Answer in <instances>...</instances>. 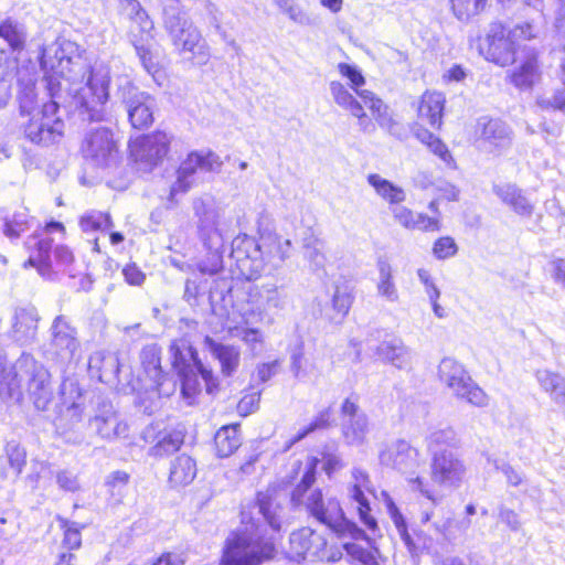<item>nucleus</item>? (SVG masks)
I'll list each match as a JSON object with an SVG mask.
<instances>
[{"label":"nucleus","mask_w":565,"mask_h":565,"mask_svg":"<svg viewBox=\"0 0 565 565\" xmlns=\"http://www.w3.org/2000/svg\"><path fill=\"white\" fill-rule=\"evenodd\" d=\"M52 344L63 359H72L78 349L76 330L63 316L54 319L51 327Z\"/></svg>","instance_id":"obj_24"},{"label":"nucleus","mask_w":565,"mask_h":565,"mask_svg":"<svg viewBox=\"0 0 565 565\" xmlns=\"http://www.w3.org/2000/svg\"><path fill=\"white\" fill-rule=\"evenodd\" d=\"M60 525L64 530L63 545L68 550L79 548L82 544L81 530L85 525L66 519H60Z\"/></svg>","instance_id":"obj_49"},{"label":"nucleus","mask_w":565,"mask_h":565,"mask_svg":"<svg viewBox=\"0 0 565 565\" xmlns=\"http://www.w3.org/2000/svg\"><path fill=\"white\" fill-rule=\"evenodd\" d=\"M135 49H136V53L142 64V66L145 67V70L149 74H152L154 76V74L158 72L159 68H158V63L156 62L154 56L151 53V51L149 50V47H147L143 44H140V45L135 44Z\"/></svg>","instance_id":"obj_62"},{"label":"nucleus","mask_w":565,"mask_h":565,"mask_svg":"<svg viewBox=\"0 0 565 565\" xmlns=\"http://www.w3.org/2000/svg\"><path fill=\"white\" fill-rule=\"evenodd\" d=\"M41 67L54 98L61 93L72 96L75 106L90 120H102L109 97L110 70L102 62L89 65L68 40H56L42 51Z\"/></svg>","instance_id":"obj_1"},{"label":"nucleus","mask_w":565,"mask_h":565,"mask_svg":"<svg viewBox=\"0 0 565 565\" xmlns=\"http://www.w3.org/2000/svg\"><path fill=\"white\" fill-rule=\"evenodd\" d=\"M161 350L157 344H148L140 352V362L145 379V395L139 396L138 404L143 412L151 414L161 396H169L174 391V383L166 377L161 369Z\"/></svg>","instance_id":"obj_6"},{"label":"nucleus","mask_w":565,"mask_h":565,"mask_svg":"<svg viewBox=\"0 0 565 565\" xmlns=\"http://www.w3.org/2000/svg\"><path fill=\"white\" fill-rule=\"evenodd\" d=\"M535 379L554 403L565 406V375L548 369H540L535 372Z\"/></svg>","instance_id":"obj_33"},{"label":"nucleus","mask_w":565,"mask_h":565,"mask_svg":"<svg viewBox=\"0 0 565 565\" xmlns=\"http://www.w3.org/2000/svg\"><path fill=\"white\" fill-rule=\"evenodd\" d=\"M513 43L516 44L519 41L531 40L536 36L534 26L531 23H523L515 25L509 31Z\"/></svg>","instance_id":"obj_64"},{"label":"nucleus","mask_w":565,"mask_h":565,"mask_svg":"<svg viewBox=\"0 0 565 565\" xmlns=\"http://www.w3.org/2000/svg\"><path fill=\"white\" fill-rule=\"evenodd\" d=\"M221 158L212 152H191L184 161H182L178 178L171 188V194L185 192L193 182V175L198 170L205 172H218L222 168Z\"/></svg>","instance_id":"obj_14"},{"label":"nucleus","mask_w":565,"mask_h":565,"mask_svg":"<svg viewBox=\"0 0 565 565\" xmlns=\"http://www.w3.org/2000/svg\"><path fill=\"white\" fill-rule=\"evenodd\" d=\"M13 337L21 344L31 342L38 330V315L33 308L19 309L15 312Z\"/></svg>","instance_id":"obj_37"},{"label":"nucleus","mask_w":565,"mask_h":565,"mask_svg":"<svg viewBox=\"0 0 565 565\" xmlns=\"http://www.w3.org/2000/svg\"><path fill=\"white\" fill-rule=\"evenodd\" d=\"M258 512L263 515L269 527L279 532L282 523V511L280 500L277 498L273 490L259 492L257 495Z\"/></svg>","instance_id":"obj_31"},{"label":"nucleus","mask_w":565,"mask_h":565,"mask_svg":"<svg viewBox=\"0 0 565 565\" xmlns=\"http://www.w3.org/2000/svg\"><path fill=\"white\" fill-rule=\"evenodd\" d=\"M330 93H331V96H332L334 103L338 106H340L349 111L354 109V106H358L361 104L353 97V95L340 82L332 81L330 83Z\"/></svg>","instance_id":"obj_51"},{"label":"nucleus","mask_w":565,"mask_h":565,"mask_svg":"<svg viewBox=\"0 0 565 565\" xmlns=\"http://www.w3.org/2000/svg\"><path fill=\"white\" fill-rule=\"evenodd\" d=\"M374 493V488L366 470L354 467L351 470V480L347 486V494L350 501L356 503L360 520L370 529L375 530L376 521L370 515V502L366 494Z\"/></svg>","instance_id":"obj_17"},{"label":"nucleus","mask_w":565,"mask_h":565,"mask_svg":"<svg viewBox=\"0 0 565 565\" xmlns=\"http://www.w3.org/2000/svg\"><path fill=\"white\" fill-rule=\"evenodd\" d=\"M61 397L64 409L58 418L57 429L66 436L82 422L84 414V397L79 384L66 379L61 385Z\"/></svg>","instance_id":"obj_13"},{"label":"nucleus","mask_w":565,"mask_h":565,"mask_svg":"<svg viewBox=\"0 0 565 565\" xmlns=\"http://www.w3.org/2000/svg\"><path fill=\"white\" fill-rule=\"evenodd\" d=\"M260 402V392H254L250 394H247L241 398V401L237 404V412L242 416H247L255 412Z\"/></svg>","instance_id":"obj_63"},{"label":"nucleus","mask_w":565,"mask_h":565,"mask_svg":"<svg viewBox=\"0 0 565 565\" xmlns=\"http://www.w3.org/2000/svg\"><path fill=\"white\" fill-rule=\"evenodd\" d=\"M379 278L376 282L377 295L387 302H397L399 294L394 281L393 268L386 260L377 263Z\"/></svg>","instance_id":"obj_40"},{"label":"nucleus","mask_w":565,"mask_h":565,"mask_svg":"<svg viewBox=\"0 0 565 565\" xmlns=\"http://www.w3.org/2000/svg\"><path fill=\"white\" fill-rule=\"evenodd\" d=\"M353 297L350 292H348L345 289L337 288L333 298L332 303L334 310H337L342 317H344L352 305Z\"/></svg>","instance_id":"obj_61"},{"label":"nucleus","mask_w":565,"mask_h":565,"mask_svg":"<svg viewBox=\"0 0 565 565\" xmlns=\"http://www.w3.org/2000/svg\"><path fill=\"white\" fill-rule=\"evenodd\" d=\"M143 439L153 443L149 455L156 458L169 456L180 449L184 435L173 428L159 429V425H150L143 431Z\"/></svg>","instance_id":"obj_21"},{"label":"nucleus","mask_w":565,"mask_h":565,"mask_svg":"<svg viewBox=\"0 0 565 565\" xmlns=\"http://www.w3.org/2000/svg\"><path fill=\"white\" fill-rule=\"evenodd\" d=\"M319 459L309 457L300 482L291 492L290 501L295 507H303L317 521L326 524L340 539L366 540V534L344 516L340 502L335 498H324L321 489L313 488Z\"/></svg>","instance_id":"obj_2"},{"label":"nucleus","mask_w":565,"mask_h":565,"mask_svg":"<svg viewBox=\"0 0 565 565\" xmlns=\"http://www.w3.org/2000/svg\"><path fill=\"white\" fill-rule=\"evenodd\" d=\"M359 97L369 107L375 120L382 128L390 129L394 120L388 113V107L382 99L375 96L371 90L359 92Z\"/></svg>","instance_id":"obj_42"},{"label":"nucleus","mask_w":565,"mask_h":565,"mask_svg":"<svg viewBox=\"0 0 565 565\" xmlns=\"http://www.w3.org/2000/svg\"><path fill=\"white\" fill-rule=\"evenodd\" d=\"M84 157L97 166L109 164L117 156L113 131L106 127L92 128L82 145Z\"/></svg>","instance_id":"obj_15"},{"label":"nucleus","mask_w":565,"mask_h":565,"mask_svg":"<svg viewBox=\"0 0 565 565\" xmlns=\"http://www.w3.org/2000/svg\"><path fill=\"white\" fill-rule=\"evenodd\" d=\"M479 124L482 126L481 138L490 147L505 148L511 143L512 131L503 121L483 118Z\"/></svg>","instance_id":"obj_36"},{"label":"nucleus","mask_w":565,"mask_h":565,"mask_svg":"<svg viewBox=\"0 0 565 565\" xmlns=\"http://www.w3.org/2000/svg\"><path fill=\"white\" fill-rule=\"evenodd\" d=\"M89 425L96 434L108 441H113L128 436V425L111 406H104L98 413L89 419Z\"/></svg>","instance_id":"obj_23"},{"label":"nucleus","mask_w":565,"mask_h":565,"mask_svg":"<svg viewBox=\"0 0 565 565\" xmlns=\"http://www.w3.org/2000/svg\"><path fill=\"white\" fill-rule=\"evenodd\" d=\"M275 555V543L273 539L265 540L259 525L255 531L235 534L228 540L224 552L223 562L225 565H260L264 561Z\"/></svg>","instance_id":"obj_5"},{"label":"nucleus","mask_w":565,"mask_h":565,"mask_svg":"<svg viewBox=\"0 0 565 565\" xmlns=\"http://www.w3.org/2000/svg\"><path fill=\"white\" fill-rule=\"evenodd\" d=\"M511 83L521 89H530L541 79V70L534 53L526 55L511 72Z\"/></svg>","instance_id":"obj_28"},{"label":"nucleus","mask_w":565,"mask_h":565,"mask_svg":"<svg viewBox=\"0 0 565 565\" xmlns=\"http://www.w3.org/2000/svg\"><path fill=\"white\" fill-rule=\"evenodd\" d=\"M286 298V294L275 284L258 286L250 292V301L264 310L285 309Z\"/></svg>","instance_id":"obj_34"},{"label":"nucleus","mask_w":565,"mask_h":565,"mask_svg":"<svg viewBox=\"0 0 565 565\" xmlns=\"http://www.w3.org/2000/svg\"><path fill=\"white\" fill-rule=\"evenodd\" d=\"M104 362L109 364L110 371L113 373H118L119 372V362H118L117 356L115 354H113V353L105 352V351H96V352H94L89 356L88 366H89V369H96L98 371V370L103 369L102 365L104 364Z\"/></svg>","instance_id":"obj_52"},{"label":"nucleus","mask_w":565,"mask_h":565,"mask_svg":"<svg viewBox=\"0 0 565 565\" xmlns=\"http://www.w3.org/2000/svg\"><path fill=\"white\" fill-rule=\"evenodd\" d=\"M493 192L501 201L509 205L516 214L521 216H531L533 213V204L523 194L515 184H500L493 188Z\"/></svg>","instance_id":"obj_32"},{"label":"nucleus","mask_w":565,"mask_h":565,"mask_svg":"<svg viewBox=\"0 0 565 565\" xmlns=\"http://www.w3.org/2000/svg\"><path fill=\"white\" fill-rule=\"evenodd\" d=\"M367 182L374 189L375 193L382 200L387 202L391 207L396 206L406 200V193L403 188L382 178L377 173L369 174Z\"/></svg>","instance_id":"obj_39"},{"label":"nucleus","mask_w":565,"mask_h":565,"mask_svg":"<svg viewBox=\"0 0 565 565\" xmlns=\"http://www.w3.org/2000/svg\"><path fill=\"white\" fill-rule=\"evenodd\" d=\"M441 230V218L438 216H428L424 213H417L415 216L414 231L439 232Z\"/></svg>","instance_id":"obj_57"},{"label":"nucleus","mask_w":565,"mask_h":565,"mask_svg":"<svg viewBox=\"0 0 565 565\" xmlns=\"http://www.w3.org/2000/svg\"><path fill=\"white\" fill-rule=\"evenodd\" d=\"M457 249L454 238L444 236L435 242L433 253L438 259H446L454 256Z\"/></svg>","instance_id":"obj_59"},{"label":"nucleus","mask_w":565,"mask_h":565,"mask_svg":"<svg viewBox=\"0 0 565 565\" xmlns=\"http://www.w3.org/2000/svg\"><path fill=\"white\" fill-rule=\"evenodd\" d=\"M170 137L162 131L141 136L130 143L131 156L147 166H157L168 153Z\"/></svg>","instance_id":"obj_19"},{"label":"nucleus","mask_w":565,"mask_h":565,"mask_svg":"<svg viewBox=\"0 0 565 565\" xmlns=\"http://www.w3.org/2000/svg\"><path fill=\"white\" fill-rule=\"evenodd\" d=\"M391 213L398 225L408 231H414L416 212L404 205L397 204L396 206L391 207Z\"/></svg>","instance_id":"obj_55"},{"label":"nucleus","mask_w":565,"mask_h":565,"mask_svg":"<svg viewBox=\"0 0 565 565\" xmlns=\"http://www.w3.org/2000/svg\"><path fill=\"white\" fill-rule=\"evenodd\" d=\"M438 377L456 397L477 407L488 405L487 394L472 381L463 365L455 359L444 358L440 361Z\"/></svg>","instance_id":"obj_8"},{"label":"nucleus","mask_w":565,"mask_h":565,"mask_svg":"<svg viewBox=\"0 0 565 565\" xmlns=\"http://www.w3.org/2000/svg\"><path fill=\"white\" fill-rule=\"evenodd\" d=\"M381 465L402 473H414L424 462L418 448L404 439H397L387 445L379 454Z\"/></svg>","instance_id":"obj_12"},{"label":"nucleus","mask_w":565,"mask_h":565,"mask_svg":"<svg viewBox=\"0 0 565 565\" xmlns=\"http://www.w3.org/2000/svg\"><path fill=\"white\" fill-rule=\"evenodd\" d=\"M466 472V465L457 450L430 456V479L437 486L457 488Z\"/></svg>","instance_id":"obj_11"},{"label":"nucleus","mask_w":565,"mask_h":565,"mask_svg":"<svg viewBox=\"0 0 565 565\" xmlns=\"http://www.w3.org/2000/svg\"><path fill=\"white\" fill-rule=\"evenodd\" d=\"M536 104L544 110H559L565 113V88L550 97H539Z\"/></svg>","instance_id":"obj_58"},{"label":"nucleus","mask_w":565,"mask_h":565,"mask_svg":"<svg viewBox=\"0 0 565 565\" xmlns=\"http://www.w3.org/2000/svg\"><path fill=\"white\" fill-rule=\"evenodd\" d=\"M172 355V365L179 375L190 371L200 372L201 379L205 383L206 392L213 393L216 382L211 370H207L198 359L196 351L184 339L175 340L170 345Z\"/></svg>","instance_id":"obj_16"},{"label":"nucleus","mask_w":565,"mask_h":565,"mask_svg":"<svg viewBox=\"0 0 565 565\" xmlns=\"http://www.w3.org/2000/svg\"><path fill=\"white\" fill-rule=\"evenodd\" d=\"M226 329L232 338L241 339L244 342L253 356H258L263 353L265 347L264 332L258 328L249 327L247 318L243 317L238 323H234L230 319Z\"/></svg>","instance_id":"obj_27"},{"label":"nucleus","mask_w":565,"mask_h":565,"mask_svg":"<svg viewBox=\"0 0 565 565\" xmlns=\"http://www.w3.org/2000/svg\"><path fill=\"white\" fill-rule=\"evenodd\" d=\"M480 52L487 61L507 66L515 61V44L500 22L490 24L487 36L480 45Z\"/></svg>","instance_id":"obj_10"},{"label":"nucleus","mask_w":565,"mask_h":565,"mask_svg":"<svg viewBox=\"0 0 565 565\" xmlns=\"http://www.w3.org/2000/svg\"><path fill=\"white\" fill-rule=\"evenodd\" d=\"M199 375L200 372L198 371H190L179 375L182 382L181 393L189 405L194 404L198 395L201 393L202 387Z\"/></svg>","instance_id":"obj_47"},{"label":"nucleus","mask_w":565,"mask_h":565,"mask_svg":"<svg viewBox=\"0 0 565 565\" xmlns=\"http://www.w3.org/2000/svg\"><path fill=\"white\" fill-rule=\"evenodd\" d=\"M339 73L347 77L350 81L351 88L355 92V94L359 96V92H363L364 89H361V86L365 84L364 76L361 74V72L353 65L347 64V63H340L338 65Z\"/></svg>","instance_id":"obj_53"},{"label":"nucleus","mask_w":565,"mask_h":565,"mask_svg":"<svg viewBox=\"0 0 565 565\" xmlns=\"http://www.w3.org/2000/svg\"><path fill=\"white\" fill-rule=\"evenodd\" d=\"M57 102L51 100L41 109L29 113L26 121L21 125L24 138L41 147L57 143L64 132V121L57 116Z\"/></svg>","instance_id":"obj_7"},{"label":"nucleus","mask_w":565,"mask_h":565,"mask_svg":"<svg viewBox=\"0 0 565 565\" xmlns=\"http://www.w3.org/2000/svg\"><path fill=\"white\" fill-rule=\"evenodd\" d=\"M290 250V239H284L275 234L263 235L257 244V252L260 254L262 260L254 266L248 278L258 276L265 265L270 266L271 269L279 268L289 257Z\"/></svg>","instance_id":"obj_18"},{"label":"nucleus","mask_w":565,"mask_h":565,"mask_svg":"<svg viewBox=\"0 0 565 565\" xmlns=\"http://www.w3.org/2000/svg\"><path fill=\"white\" fill-rule=\"evenodd\" d=\"M330 420V412L324 409L320 412L306 427L300 429L294 437L292 443H297L310 433L328 427Z\"/></svg>","instance_id":"obj_54"},{"label":"nucleus","mask_w":565,"mask_h":565,"mask_svg":"<svg viewBox=\"0 0 565 565\" xmlns=\"http://www.w3.org/2000/svg\"><path fill=\"white\" fill-rule=\"evenodd\" d=\"M214 444L218 457L231 456L241 446L238 425L221 427L215 434Z\"/></svg>","instance_id":"obj_41"},{"label":"nucleus","mask_w":565,"mask_h":565,"mask_svg":"<svg viewBox=\"0 0 565 565\" xmlns=\"http://www.w3.org/2000/svg\"><path fill=\"white\" fill-rule=\"evenodd\" d=\"M386 505H387V510L391 515V519L393 520V522L395 524L398 535L401 536V539L407 546L408 551L411 553H413V551L415 548V544H414L409 533L407 532V526H406L404 516L402 515L398 508L395 505V503L391 499L387 500Z\"/></svg>","instance_id":"obj_50"},{"label":"nucleus","mask_w":565,"mask_h":565,"mask_svg":"<svg viewBox=\"0 0 565 565\" xmlns=\"http://www.w3.org/2000/svg\"><path fill=\"white\" fill-rule=\"evenodd\" d=\"M196 471L194 459L186 455H180L171 462L169 483L173 488L185 487L194 480Z\"/></svg>","instance_id":"obj_38"},{"label":"nucleus","mask_w":565,"mask_h":565,"mask_svg":"<svg viewBox=\"0 0 565 565\" xmlns=\"http://www.w3.org/2000/svg\"><path fill=\"white\" fill-rule=\"evenodd\" d=\"M444 105L445 98L443 94L437 92L424 93L417 108L418 118L433 128H440L443 124Z\"/></svg>","instance_id":"obj_30"},{"label":"nucleus","mask_w":565,"mask_h":565,"mask_svg":"<svg viewBox=\"0 0 565 565\" xmlns=\"http://www.w3.org/2000/svg\"><path fill=\"white\" fill-rule=\"evenodd\" d=\"M206 344L213 356L220 362L221 371L225 376H231L236 372L241 361V351L238 348L217 343L210 338H206Z\"/></svg>","instance_id":"obj_35"},{"label":"nucleus","mask_w":565,"mask_h":565,"mask_svg":"<svg viewBox=\"0 0 565 565\" xmlns=\"http://www.w3.org/2000/svg\"><path fill=\"white\" fill-rule=\"evenodd\" d=\"M280 369L281 361L279 359H276L270 362L257 364L254 375L259 382L265 383L273 379L275 375H277Z\"/></svg>","instance_id":"obj_56"},{"label":"nucleus","mask_w":565,"mask_h":565,"mask_svg":"<svg viewBox=\"0 0 565 565\" xmlns=\"http://www.w3.org/2000/svg\"><path fill=\"white\" fill-rule=\"evenodd\" d=\"M367 433L369 420L366 415H359L343 423L342 434L349 445H362L366 439Z\"/></svg>","instance_id":"obj_44"},{"label":"nucleus","mask_w":565,"mask_h":565,"mask_svg":"<svg viewBox=\"0 0 565 565\" xmlns=\"http://www.w3.org/2000/svg\"><path fill=\"white\" fill-rule=\"evenodd\" d=\"M0 38L9 44L11 50L21 51L25 44L26 33L22 24L7 18L0 22Z\"/></svg>","instance_id":"obj_43"},{"label":"nucleus","mask_w":565,"mask_h":565,"mask_svg":"<svg viewBox=\"0 0 565 565\" xmlns=\"http://www.w3.org/2000/svg\"><path fill=\"white\" fill-rule=\"evenodd\" d=\"M24 245L29 252V258L24 263V267H34L42 276L49 275L51 270L50 250L52 241L49 237L32 235L28 237Z\"/></svg>","instance_id":"obj_26"},{"label":"nucleus","mask_w":565,"mask_h":565,"mask_svg":"<svg viewBox=\"0 0 565 565\" xmlns=\"http://www.w3.org/2000/svg\"><path fill=\"white\" fill-rule=\"evenodd\" d=\"M163 26L180 55H190L198 64L206 63L207 45L200 30L181 9L178 1L164 6Z\"/></svg>","instance_id":"obj_4"},{"label":"nucleus","mask_w":565,"mask_h":565,"mask_svg":"<svg viewBox=\"0 0 565 565\" xmlns=\"http://www.w3.org/2000/svg\"><path fill=\"white\" fill-rule=\"evenodd\" d=\"M327 540L310 527H302L290 535V553L297 561L323 556Z\"/></svg>","instance_id":"obj_22"},{"label":"nucleus","mask_w":565,"mask_h":565,"mask_svg":"<svg viewBox=\"0 0 565 565\" xmlns=\"http://www.w3.org/2000/svg\"><path fill=\"white\" fill-rule=\"evenodd\" d=\"M79 226L86 233L105 232L113 227V221L108 213L93 210L81 216Z\"/></svg>","instance_id":"obj_45"},{"label":"nucleus","mask_w":565,"mask_h":565,"mask_svg":"<svg viewBox=\"0 0 565 565\" xmlns=\"http://www.w3.org/2000/svg\"><path fill=\"white\" fill-rule=\"evenodd\" d=\"M29 216L26 212H15L11 217L4 218L3 234L11 239H17L23 232L29 230Z\"/></svg>","instance_id":"obj_46"},{"label":"nucleus","mask_w":565,"mask_h":565,"mask_svg":"<svg viewBox=\"0 0 565 565\" xmlns=\"http://www.w3.org/2000/svg\"><path fill=\"white\" fill-rule=\"evenodd\" d=\"M455 15L459 20H469L479 14L486 7V0H451Z\"/></svg>","instance_id":"obj_48"},{"label":"nucleus","mask_w":565,"mask_h":565,"mask_svg":"<svg viewBox=\"0 0 565 565\" xmlns=\"http://www.w3.org/2000/svg\"><path fill=\"white\" fill-rule=\"evenodd\" d=\"M343 548L349 556L364 565L375 564L372 553L355 543H344Z\"/></svg>","instance_id":"obj_60"},{"label":"nucleus","mask_w":565,"mask_h":565,"mask_svg":"<svg viewBox=\"0 0 565 565\" xmlns=\"http://www.w3.org/2000/svg\"><path fill=\"white\" fill-rule=\"evenodd\" d=\"M23 374L21 380L25 382L28 394L39 411L47 409L54 397L50 372L33 359L25 358L19 362Z\"/></svg>","instance_id":"obj_9"},{"label":"nucleus","mask_w":565,"mask_h":565,"mask_svg":"<svg viewBox=\"0 0 565 565\" xmlns=\"http://www.w3.org/2000/svg\"><path fill=\"white\" fill-rule=\"evenodd\" d=\"M195 214L199 218V236L210 250L207 260L200 262L198 269L204 275H215L222 268L221 250L226 237L233 232L234 215L227 207L205 202L195 204Z\"/></svg>","instance_id":"obj_3"},{"label":"nucleus","mask_w":565,"mask_h":565,"mask_svg":"<svg viewBox=\"0 0 565 565\" xmlns=\"http://www.w3.org/2000/svg\"><path fill=\"white\" fill-rule=\"evenodd\" d=\"M376 355L398 370L409 369L413 362L412 350L398 338L382 341L376 348Z\"/></svg>","instance_id":"obj_25"},{"label":"nucleus","mask_w":565,"mask_h":565,"mask_svg":"<svg viewBox=\"0 0 565 565\" xmlns=\"http://www.w3.org/2000/svg\"><path fill=\"white\" fill-rule=\"evenodd\" d=\"M124 103L134 128L146 129L152 125L156 102L149 94L131 88L124 97Z\"/></svg>","instance_id":"obj_20"},{"label":"nucleus","mask_w":565,"mask_h":565,"mask_svg":"<svg viewBox=\"0 0 565 565\" xmlns=\"http://www.w3.org/2000/svg\"><path fill=\"white\" fill-rule=\"evenodd\" d=\"M425 445L430 456L456 451L460 447V439L451 427L434 428L425 436Z\"/></svg>","instance_id":"obj_29"}]
</instances>
